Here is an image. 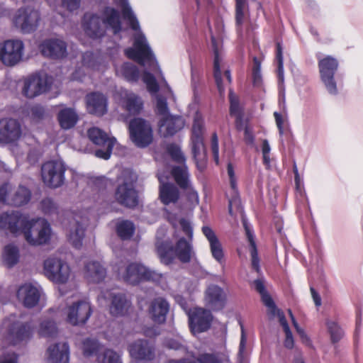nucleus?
I'll use <instances>...</instances> for the list:
<instances>
[{"mask_svg":"<svg viewBox=\"0 0 363 363\" xmlns=\"http://www.w3.org/2000/svg\"><path fill=\"white\" fill-rule=\"evenodd\" d=\"M115 2L121 8L123 18L129 23L133 30L137 31L135 35L133 48H128L125 51L126 56L139 64H157L128 1L115 0Z\"/></svg>","mask_w":363,"mask_h":363,"instance_id":"obj_1","label":"nucleus"},{"mask_svg":"<svg viewBox=\"0 0 363 363\" xmlns=\"http://www.w3.org/2000/svg\"><path fill=\"white\" fill-rule=\"evenodd\" d=\"M105 25L109 26L114 34L121 30V22L118 12L113 8L104 11V20L96 15L86 13L84 17L83 26L85 33L91 38H100L105 33Z\"/></svg>","mask_w":363,"mask_h":363,"instance_id":"obj_2","label":"nucleus"},{"mask_svg":"<svg viewBox=\"0 0 363 363\" xmlns=\"http://www.w3.org/2000/svg\"><path fill=\"white\" fill-rule=\"evenodd\" d=\"M155 250L161 263L165 265L172 264L176 257L182 263H189L195 255L191 240L184 238H180L174 247L168 242H157Z\"/></svg>","mask_w":363,"mask_h":363,"instance_id":"obj_3","label":"nucleus"},{"mask_svg":"<svg viewBox=\"0 0 363 363\" xmlns=\"http://www.w3.org/2000/svg\"><path fill=\"white\" fill-rule=\"evenodd\" d=\"M136 180L137 176L131 170L125 169L122 172L115 191V199L120 204L129 208L138 204L137 192L134 187Z\"/></svg>","mask_w":363,"mask_h":363,"instance_id":"obj_4","label":"nucleus"},{"mask_svg":"<svg viewBox=\"0 0 363 363\" xmlns=\"http://www.w3.org/2000/svg\"><path fill=\"white\" fill-rule=\"evenodd\" d=\"M22 233L25 240L32 245L47 243L50 239L51 228L50 224L43 218L27 219L23 228Z\"/></svg>","mask_w":363,"mask_h":363,"instance_id":"obj_5","label":"nucleus"},{"mask_svg":"<svg viewBox=\"0 0 363 363\" xmlns=\"http://www.w3.org/2000/svg\"><path fill=\"white\" fill-rule=\"evenodd\" d=\"M44 272L50 281L58 284L67 283L72 277V270L68 263L55 257L45 260Z\"/></svg>","mask_w":363,"mask_h":363,"instance_id":"obj_6","label":"nucleus"},{"mask_svg":"<svg viewBox=\"0 0 363 363\" xmlns=\"http://www.w3.org/2000/svg\"><path fill=\"white\" fill-rule=\"evenodd\" d=\"M88 225V218L79 213H71L65 223L66 235L69 242L76 248L82 245V240Z\"/></svg>","mask_w":363,"mask_h":363,"instance_id":"obj_7","label":"nucleus"},{"mask_svg":"<svg viewBox=\"0 0 363 363\" xmlns=\"http://www.w3.org/2000/svg\"><path fill=\"white\" fill-rule=\"evenodd\" d=\"M130 135L134 144L146 147L153 141V130L150 123L141 118L132 120L129 124Z\"/></svg>","mask_w":363,"mask_h":363,"instance_id":"obj_8","label":"nucleus"},{"mask_svg":"<svg viewBox=\"0 0 363 363\" xmlns=\"http://www.w3.org/2000/svg\"><path fill=\"white\" fill-rule=\"evenodd\" d=\"M66 167L60 160H51L45 162L41 167V177L43 183L48 187L57 188L65 182Z\"/></svg>","mask_w":363,"mask_h":363,"instance_id":"obj_9","label":"nucleus"},{"mask_svg":"<svg viewBox=\"0 0 363 363\" xmlns=\"http://www.w3.org/2000/svg\"><path fill=\"white\" fill-rule=\"evenodd\" d=\"M120 276L125 282L130 284H136L142 280L157 281L162 277L161 274L143 264L135 263L126 267Z\"/></svg>","mask_w":363,"mask_h":363,"instance_id":"obj_10","label":"nucleus"},{"mask_svg":"<svg viewBox=\"0 0 363 363\" xmlns=\"http://www.w3.org/2000/svg\"><path fill=\"white\" fill-rule=\"evenodd\" d=\"M224 30V26L223 22L218 21L216 25V33L211 32V43L212 48L214 53V62H213V69H214V77L217 84V87L218 91L220 95H223L225 91V89L222 84L221 79V72L220 64L222 61L221 57V44L219 41V38L221 36L222 33Z\"/></svg>","mask_w":363,"mask_h":363,"instance_id":"obj_11","label":"nucleus"},{"mask_svg":"<svg viewBox=\"0 0 363 363\" xmlns=\"http://www.w3.org/2000/svg\"><path fill=\"white\" fill-rule=\"evenodd\" d=\"M24 45L19 40H8L0 43V60L6 66H14L23 57Z\"/></svg>","mask_w":363,"mask_h":363,"instance_id":"obj_12","label":"nucleus"},{"mask_svg":"<svg viewBox=\"0 0 363 363\" xmlns=\"http://www.w3.org/2000/svg\"><path fill=\"white\" fill-rule=\"evenodd\" d=\"M30 196V190L23 186L12 189L9 184H4L0 188V201L5 203L21 206L28 203Z\"/></svg>","mask_w":363,"mask_h":363,"instance_id":"obj_13","label":"nucleus"},{"mask_svg":"<svg viewBox=\"0 0 363 363\" xmlns=\"http://www.w3.org/2000/svg\"><path fill=\"white\" fill-rule=\"evenodd\" d=\"M318 67L321 80L328 91L331 94H336L337 89L334 74L338 67L337 60L331 56H327L319 60Z\"/></svg>","mask_w":363,"mask_h":363,"instance_id":"obj_14","label":"nucleus"},{"mask_svg":"<svg viewBox=\"0 0 363 363\" xmlns=\"http://www.w3.org/2000/svg\"><path fill=\"white\" fill-rule=\"evenodd\" d=\"M40 20L38 11L31 7L19 9L13 16V24L23 33H30L35 30Z\"/></svg>","mask_w":363,"mask_h":363,"instance_id":"obj_15","label":"nucleus"},{"mask_svg":"<svg viewBox=\"0 0 363 363\" xmlns=\"http://www.w3.org/2000/svg\"><path fill=\"white\" fill-rule=\"evenodd\" d=\"M89 138L96 145L102 146L104 149L95 151V155L99 158L108 160L111 154L112 149L116 143L113 137H108L102 130L93 127L88 130Z\"/></svg>","mask_w":363,"mask_h":363,"instance_id":"obj_16","label":"nucleus"},{"mask_svg":"<svg viewBox=\"0 0 363 363\" xmlns=\"http://www.w3.org/2000/svg\"><path fill=\"white\" fill-rule=\"evenodd\" d=\"M191 135V150L196 162L202 161L205 157V148L203 141L204 131L202 116L196 113L194 117Z\"/></svg>","mask_w":363,"mask_h":363,"instance_id":"obj_17","label":"nucleus"},{"mask_svg":"<svg viewBox=\"0 0 363 363\" xmlns=\"http://www.w3.org/2000/svg\"><path fill=\"white\" fill-rule=\"evenodd\" d=\"M23 129L18 120L13 118L0 119V143L13 144L20 140Z\"/></svg>","mask_w":363,"mask_h":363,"instance_id":"obj_18","label":"nucleus"},{"mask_svg":"<svg viewBox=\"0 0 363 363\" xmlns=\"http://www.w3.org/2000/svg\"><path fill=\"white\" fill-rule=\"evenodd\" d=\"M92 313L90 303L85 300L73 302L67 308V321L73 325L84 324Z\"/></svg>","mask_w":363,"mask_h":363,"instance_id":"obj_19","label":"nucleus"},{"mask_svg":"<svg viewBox=\"0 0 363 363\" xmlns=\"http://www.w3.org/2000/svg\"><path fill=\"white\" fill-rule=\"evenodd\" d=\"M28 216L18 211L5 212L0 214V231H9L14 235L22 233Z\"/></svg>","mask_w":363,"mask_h":363,"instance_id":"obj_20","label":"nucleus"},{"mask_svg":"<svg viewBox=\"0 0 363 363\" xmlns=\"http://www.w3.org/2000/svg\"><path fill=\"white\" fill-rule=\"evenodd\" d=\"M51 79L46 75H33L24 81L23 94L27 98H34L45 91L50 86Z\"/></svg>","mask_w":363,"mask_h":363,"instance_id":"obj_21","label":"nucleus"},{"mask_svg":"<svg viewBox=\"0 0 363 363\" xmlns=\"http://www.w3.org/2000/svg\"><path fill=\"white\" fill-rule=\"evenodd\" d=\"M212 315L210 311L195 308L189 313V327L194 334L206 331L211 325Z\"/></svg>","mask_w":363,"mask_h":363,"instance_id":"obj_22","label":"nucleus"},{"mask_svg":"<svg viewBox=\"0 0 363 363\" xmlns=\"http://www.w3.org/2000/svg\"><path fill=\"white\" fill-rule=\"evenodd\" d=\"M40 52L52 59H62L67 55V45L60 39L52 38L44 40L40 45Z\"/></svg>","mask_w":363,"mask_h":363,"instance_id":"obj_23","label":"nucleus"},{"mask_svg":"<svg viewBox=\"0 0 363 363\" xmlns=\"http://www.w3.org/2000/svg\"><path fill=\"white\" fill-rule=\"evenodd\" d=\"M226 295L223 289L218 285H210L205 291L204 301L206 305L213 310L223 308Z\"/></svg>","mask_w":363,"mask_h":363,"instance_id":"obj_24","label":"nucleus"},{"mask_svg":"<svg viewBox=\"0 0 363 363\" xmlns=\"http://www.w3.org/2000/svg\"><path fill=\"white\" fill-rule=\"evenodd\" d=\"M184 126V121L181 116L167 115L162 117L159 123V133L163 137L174 135Z\"/></svg>","mask_w":363,"mask_h":363,"instance_id":"obj_25","label":"nucleus"},{"mask_svg":"<svg viewBox=\"0 0 363 363\" xmlns=\"http://www.w3.org/2000/svg\"><path fill=\"white\" fill-rule=\"evenodd\" d=\"M87 111L98 116H103L107 111V99L99 92H93L86 96Z\"/></svg>","mask_w":363,"mask_h":363,"instance_id":"obj_26","label":"nucleus"},{"mask_svg":"<svg viewBox=\"0 0 363 363\" xmlns=\"http://www.w3.org/2000/svg\"><path fill=\"white\" fill-rule=\"evenodd\" d=\"M172 175L181 189L189 191L193 199H198V195L192 188L189 174L186 164L175 166L172 169Z\"/></svg>","mask_w":363,"mask_h":363,"instance_id":"obj_27","label":"nucleus"},{"mask_svg":"<svg viewBox=\"0 0 363 363\" xmlns=\"http://www.w3.org/2000/svg\"><path fill=\"white\" fill-rule=\"evenodd\" d=\"M17 296L24 306L34 307L39 301L40 297V290L30 284L22 285L17 291Z\"/></svg>","mask_w":363,"mask_h":363,"instance_id":"obj_28","label":"nucleus"},{"mask_svg":"<svg viewBox=\"0 0 363 363\" xmlns=\"http://www.w3.org/2000/svg\"><path fill=\"white\" fill-rule=\"evenodd\" d=\"M202 232L209 242L213 257L220 264L225 262L223 246L213 230L208 226H203Z\"/></svg>","mask_w":363,"mask_h":363,"instance_id":"obj_29","label":"nucleus"},{"mask_svg":"<svg viewBox=\"0 0 363 363\" xmlns=\"http://www.w3.org/2000/svg\"><path fill=\"white\" fill-rule=\"evenodd\" d=\"M129 352L135 359L151 360L154 357V348L145 340H138L130 344Z\"/></svg>","mask_w":363,"mask_h":363,"instance_id":"obj_30","label":"nucleus"},{"mask_svg":"<svg viewBox=\"0 0 363 363\" xmlns=\"http://www.w3.org/2000/svg\"><path fill=\"white\" fill-rule=\"evenodd\" d=\"M121 103L124 108L130 114L139 113L143 107L140 97L132 91L121 90Z\"/></svg>","mask_w":363,"mask_h":363,"instance_id":"obj_31","label":"nucleus"},{"mask_svg":"<svg viewBox=\"0 0 363 363\" xmlns=\"http://www.w3.org/2000/svg\"><path fill=\"white\" fill-rule=\"evenodd\" d=\"M48 363H67L69 360V347L67 343H58L48 347Z\"/></svg>","mask_w":363,"mask_h":363,"instance_id":"obj_32","label":"nucleus"},{"mask_svg":"<svg viewBox=\"0 0 363 363\" xmlns=\"http://www.w3.org/2000/svg\"><path fill=\"white\" fill-rule=\"evenodd\" d=\"M57 119L60 127L65 130H67L73 128L77 125L79 116L74 108L65 107L57 113Z\"/></svg>","mask_w":363,"mask_h":363,"instance_id":"obj_33","label":"nucleus"},{"mask_svg":"<svg viewBox=\"0 0 363 363\" xmlns=\"http://www.w3.org/2000/svg\"><path fill=\"white\" fill-rule=\"evenodd\" d=\"M106 276V269L97 261H91L84 267V277L89 282L99 283Z\"/></svg>","mask_w":363,"mask_h":363,"instance_id":"obj_34","label":"nucleus"},{"mask_svg":"<svg viewBox=\"0 0 363 363\" xmlns=\"http://www.w3.org/2000/svg\"><path fill=\"white\" fill-rule=\"evenodd\" d=\"M33 332V327L30 323H16L9 330V336L13 344L29 339Z\"/></svg>","mask_w":363,"mask_h":363,"instance_id":"obj_35","label":"nucleus"},{"mask_svg":"<svg viewBox=\"0 0 363 363\" xmlns=\"http://www.w3.org/2000/svg\"><path fill=\"white\" fill-rule=\"evenodd\" d=\"M58 328L56 323V317L51 312L45 315L40 321L38 328V334L40 337L52 338L57 336Z\"/></svg>","mask_w":363,"mask_h":363,"instance_id":"obj_36","label":"nucleus"},{"mask_svg":"<svg viewBox=\"0 0 363 363\" xmlns=\"http://www.w3.org/2000/svg\"><path fill=\"white\" fill-rule=\"evenodd\" d=\"M169 311V304L163 298L155 299L150 308V314L152 320L157 323H163Z\"/></svg>","mask_w":363,"mask_h":363,"instance_id":"obj_37","label":"nucleus"},{"mask_svg":"<svg viewBox=\"0 0 363 363\" xmlns=\"http://www.w3.org/2000/svg\"><path fill=\"white\" fill-rule=\"evenodd\" d=\"M130 302L122 294H112L111 302L109 306V311L113 316H122L125 315L129 308Z\"/></svg>","mask_w":363,"mask_h":363,"instance_id":"obj_38","label":"nucleus"},{"mask_svg":"<svg viewBox=\"0 0 363 363\" xmlns=\"http://www.w3.org/2000/svg\"><path fill=\"white\" fill-rule=\"evenodd\" d=\"M160 198L165 205L176 203L179 198V191L172 184H162L160 186Z\"/></svg>","mask_w":363,"mask_h":363,"instance_id":"obj_39","label":"nucleus"},{"mask_svg":"<svg viewBox=\"0 0 363 363\" xmlns=\"http://www.w3.org/2000/svg\"><path fill=\"white\" fill-rule=\"evenodd\" d=\"M19 258L20 253L17 246L9 244L4 247L2 252V261L6 267H13L18 262Z\"/></svg>","mask_w":363,"mask_h":363,"instance_id":"obj_40","label":"nucleus"},{"mask_svg":"<svg viewBox=\"0 0 363 363\" xmlns=\"http://www.w3.org/2000/svg\"><path fill=\"white\" fill-rule=\"evenodd\" d=\"M116 74L129 82H136L139 78L137 67L131 63H123L116 69Z\"/></svg>","mask_w":363,"mask_h":363,"instance_id":"obj_41","label":"nucleus"},{"mask_svg":"<svg viewBox=\"0 0 363 363\" xmlns=\"http://www.w3.org/2000/svg\"><path fill=\"white\" fill-rule=\"evenodd\" d=\"M255 289L260 294L263 303L272 310L274 311L275 303L270 295L267 293L262 279H258L252 282Z\"/></svg>","mask_w":363,"mask_h":363,"instance_id":"obj_42","label":"nucleus"},{"mask_svg":"<svg viewBox=\"0 0 363 363\" xmlns=\"http://www.w3.org/2000/svg\"><path fill=\"white\" fill-rule=\"evenodd\" d=\"M230 107V113L235 117V125L238 129H240L242 126V113L240 108L238 99L237 96L232 92L229 94Z\"/></svg>","mask_w":363,"mask_h":363,"instance_id":"obj_43","label":"nucleus"},{"mask_svg":"<svg viewBox=\"0 0 363 363\" xmlns=\"http://www.w3.org/2000/svg\"><path fill=\"white\" fill-rule=\"evenodd\" d=\"M118 235L123 240H127L132 237L135 231L133 223L129 220H122L116 225Z\"/></svg>","mask_w":363,"mask_h":363,"instance_id":"obj_44","label":"nucleus"},{"mask_svg":"<svg viewBox=\"0 0 363 363\" xmlns=\"http://www.w3.org/2000/svg\"><path fill=\"white\" fill-rule=\"evenodd\" d=\"M167 151L174 162L180 165L186 164V157L179 145L169 144L167 146Z\"/></svg>","mask_w":363,"mask_h":363,"instance_id":"obj_45","label":"nucleus"},{"mask_svg":"<svg viewBox=\"0 0 363 363\" xmlns=\"http://www.w3.org/2000/svg\"><path fill=\"white\" fill-rule=\"evenodd\" d=\"M98 363H122L119 354L112 350H105L97 356Z\"/></svg>","mask_w":363,"mask_h":363,"instance_id":"obj_46","label":"nucleus"},{"mask_svg":"<svg viewBox=\"0 0 363 363\" xmlns=\"http://www.w3.org/2000/svg\"><path fill=\"white\" fill-rule=\"evenodd\" d=\"M328 331L330 335L333 343H336L343 337V331L337 323L328 320L326 321Z\"/></svg>","mask_w":363,"mask_h":363,"instance_id":"obj_47","label":"nucleus"},{"mask_svg":"<svg viewBox=\"0 0 363 363\" xmlns=\"http://www.w3.org/2000/svg\"><path fill=\"white\" fill-rule=\"evenodd\" d=\"M244 225H245V230H246V235H247V239H248L250 246H251L252 267L257 272H258L259 269V259L257 257V251L255 242L253 240L252 234L251 233L248 227L246 225L245 223H244Z\"/></svg>","mask_w":363,"mask_h":363,"instance_id":"obj_48","label":"nucleus"},{"mask_svg":"<svg viewBox=\"0 0 363 363\" xmlns=\"http://www.w3.org/2000/svg\"><path fill=\"white\" fill-rule=\"evenodd\" d=\"M247 9L245 0H236L235 21L237 26H241L245 20V10Z\"/></svg>","mask_w":363,"mask_h":363,"instance_id":"obj_49","label":"nucleus"},{"mask_svg":"<svg viewBox=\"0 0 363 363\" xmlns=\"http://www.w3.org/2000/svg\"><path fill=\"white\" fill-rule=\"evenodd\" d=\"M40 205V209L45 214L52 215L57 212V205L50 198L43 199Z\"/></svg>","mask_w":363,"mask_h":363,"instance_id":"obj_50","label":"nucleus"},{"mask_svg":"<svg viewBox=\"0 0 363 363\" xmlns=\"http://www.w3.org/2000/svg\"><path fill=\"white\" fill-rule=\"evenodd\" d=\"M143 79L147 85V88L150 92L153 94H156L157 92L158 84L155 77L152 74L147 71H145L143 72Z\"/></svg>","mask_w":363,"mask_h":363,"instance_id":"obj_51","label":"nucleus"},{"mask_svg":"<svg viewBox=\"0 0 363 363\" xmlns=\"http://www.w3.org/2000/svg\"><path fill=\"white\" fill-rule=\"evenodd\" d=\"M99 347V344L95 340L86 339L82 343V350L85 356L92 355Z\"/></svg>","mask_w":363,"mask_h":363,"instance_id":"obj_52","label":"nucleus"},{"mask_svg":"<svg viewBox=\"0 0 363 363\" xmlns=\"http://www.w3.org/2000/svg\"><path fill=\"white\" fill-rule=\"evenodd\" d=\"M268 308V313L272 316H277L279 318V323L283 327L284 331L290 330L289 326L287 323V321L285 318V316L282 311H281L279 308L275 306L274 311L272 310L270 308Z\"/></svg>","mask_w":363,"mask_h":363,"instance_id":"obj_53","label":"nucleus"},{"mask_svg":"<svg viewBox=\"0 0 363 363\" xmlns=\"http://www.w3.org/2000/svg\"><path fill=\"white\" fill-rule=\"evenodd\" d=\"M260 62L255 57L254 58V66L252 69V79L255 86H259L262 83V76L260 72Z\"/></svg>","mask_w":363,"mask_h":363,"instance_id":"obj_54","label":"nucleus"},{"mask_svg":"<svg viewBox=\"0 0 363 363\" xmlns=\"http://www.w3.org/2000/svg\"><path fill=\"white\" fill-rule=\"evenodd\" d=\"M156 107L157 113L162 116V117L169 115L167 100L164 97L161 96H157Z\"/></svg>","mask_w":363,"mask_h":363,"instance_id":"obj_55","label":"nucleus"},{"mask_svg":"<svg viewBox=\"0 0 363 363\" xmlns=\"http://www.w3.org/2000/svg\"><path fill=\"white\" fill-rule=\"evenodd\" d=\"M30 114L33 121H38L44 118L45 110L41 106H35L31 108Z\"/></svg>","mask_w":363,"mask_h":363,"instance_id":"obj_56","label":"nucleus"},{"mask_svg":"<svg viewBox=\"0 0 363 363\" xmlns=\"http://www.w3.org/2000/svg\"><path fill=\"white\" fill-rule=\"evenodd\" d=\"M197 360L199 363H223L217 356L211 354H201Z\"/></svg>","mask_w":363,"mask_h":363,"instance_id":"obj_57","label":"nucleus"},{"mask_svg":"<svg viewBox=\"0 0 363 363\" xmlns=\"http://www.w3.org/2000/svg\"><path fill=\"white\" fill-rule=\"evenodd\" d=\"M242 128H244L245 130V135H244V140L245 143L248 145H253L255 141V138L253 135L252 130V128L247 125L244 124L242 122V126L240 130Z\"/></svg>","mask_w":363,"mask_h":363,"instance_id":"obj_58","label":"nucleus"},{"mask_svg":"<svg viewBox=\"0 0 363 363\" xmlns=\"http://www.w3.org/2000/svg\"><path fill=\"white\" fill-rule=\"evenodd\" d=\"M179 223L183 232L188 237V240H191L193 238V230L190 222L184 218H182L179 220Z\"/></svg>","mask_w":363,"mask_h":363,"instance_id":"obj_59","label":"nucleus"},{"mask_svg":"<svg viewBox=\"0 0 363 363\" xmlns=\"http://www.w3.org/2000/svg\"><path fill=\"white\" fill-rule=\"evenodd\" d=\"M277 60L278 61V74L281 79H283L284 67H283V55L281 45L277 44Z\"/></svg>","mask_w":363,"mask_h":363,"instance_id":"obj_60","label":"nucleus"},{"mask_svg":"<svg viewBox=\"0 0 363 363\" xmlns=\"http://www.w3.org/2000/svg\"><path fill=\"white\" fill-rule=\"evenodd\" d=\"M270 150H271V148H270L268 140H264L262 141V155H263L264 163L267 165H268L270 162V158H269Z\"/></svg>","mask_w":363,"mask_h":363,"instance_id":"obj_61","label":"nucleus"},{"mask_svg":"<svg viewBox=\"0 0 363 363\" xmlns=\"http://www.w3.org/2000/svg\"><path fill=\"white\" fill-rule=\"evenodd\" d=\"M211 150L216 162L218 163V138L216 133H213L211 140Z\"/></svg>","mask_w":363,"mask_h":363,"instance_id":"obj_62","label":"nucleus"},{"mask_svg":"<svg viewBox=\"0 0 363 363\" xmlns=\"http://www.w3.org/2000/svg\"><path fill=\"white\" fill-rule=\"evenodd\" d=\"M80 0H62V5L70 11H75L79 9Z\"/></svg>","mask_w":363,"mask_h":363,"instance_id":"obj_63","label":"nucleus"},{"mask_svg":"<svg viewBox=\"0 0 363 363\" xmlns=\"http://www.w3.org/2000/svg\"><path fill=\"white\" fill-rule=\"evenodd\" d=\"M83 66L87 68L96 69L95 62L92 60V54L86 52L83 55Z\"/></svg>","mask_w":363,"mask_h":363,"instance_id":"obj_64","label":"nucleus"}]
</instances>
